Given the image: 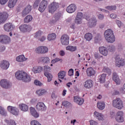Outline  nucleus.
I'll list each match as a JSON object with an SVG mask.
<instances>
[{
	"label": "nucleus",
	"instance_id": "6",
	"mask_svg": "<svg viewBox=\"0 0 125 125\" xmlns=\"http://www.w3.org/2000/svg\"><path fill=\"white\" fill-rule=\"evenodd\" d=\"M0 85L3 88L7 89L12 86V83L5 79L1 80L0 82Z\"/></svg>",
	"mask_w": 125,
	"mask_h": 125
},
{
	"label": "nucleus",
	"instance_id": "15",
	"mask_svg": "<svg viewBox=\"0 0 125 125\" xmlns=\"http://www.w3.org/2000/svg\"><path fill=\"white\" fill-rule=\"evenodd\" d=\"M10 42V38L6 35H0V42L2 43H8Z\"/></svg>",
	"mask_w": 125,
	"mask_h": 125
},
{
	"label": "nucleus",
	"instance_id": "18",
	"mask_svg": "<svg viewBox=\"0 0 125 125\" xmlns=\"http://www.w3.org/2000/svg\"><path fill=\"white\" fill-rule=\"evenodd\" d=\"M62 17V14L61 13V12H58L57 13H55L54 16V20H53L51 21V23H53V24H55L56 22L60 20Z\"/></svg>",
	"mask_w": 125,
	"mask_h": 125
},
{
	"label": "nucleus",
	"instance_id": "39",
	"mask_svg": "<svg viewBox=\"0 0 125 125\" xmlns=\"http://www.w3.org/2000/svg\"><path fill=\"white\" fill-rule=\"evenodd\" d=\"M56 39V34L55 33H52L51 34H49L47 36L48 41H52L53 40H55Z\"/></svg>",
	"mask_w": 125,
	"mask_h": 125
},
{
	"label": "nucleus",
	"instance_id": "1",
	"mask_svg": "<svg viewBox=\"0 0 125 125\" xmlns=\"http://www.w3.org/2000/svg\"><path fill=\"white\" fill-rule=\"evenodd\" d=\"M15 77L17 80L22 81L23 83H30L31 80V76L23 71H18L15 74Z\"/></svg>",
	"mask_w": 125,
	"mask_h": 125
},
{
	"label": "nucleus",
	"instance_id": "31",
	"mask_svg": "<svg viewBox=\"0 0 125 125\" xmlns=\"http://www.w3.org/2000/svg\"><path fill=\"white\" fill-rule=\"evenodd\" d=\"M18 1V0H9L8 3V7L10 8H13V7H14Z\"/></svg>",
	"mask_w": 125,
	"mask_h": 125
},
{
	"label": "nucleus",
	"instance_id": "2",
	"mask_svg": "<svg viewBox=\"0 0 125 125\" xmlns=\"http://www.w3.org/2000/svg\"><path fill=\"white\" fill-rule=\"evenodd\" d=\"M104 38L107 42L113 43L115 42V36L111 29H107L104 33Z\"/></svg>",
	"mask_w": 125,
	"mask_h": 125
},
{
	"label": "nucleus",
	"instance_id": "48",
	"mask_svg": "<svg viewBox=\"0 0 125 125\" xmlns=\"http://www.w3.org/2000/svg\"><path fill=\"white\" fill-rule=\"evenodd\" d=\"M40 58H42L43 63H49V58L47 57H41Z\"/></svg>",
	"mask_w": 125,
	"mask_h": 125
},
{
	"label": "nucleus",
	"instance_id": "44",
	"mask_svg": "<svg viewBox=\"0 0 125 125\" xmlns=\"http://www.w3.org/2000/svg\"><path fill=\"white\" fill-rule=\"evenodd\" d=\"M66 76V71H62L58 73V77L59 79H62L63 80L64 79V77Z\"/></svg>",
	"mask_w": 125,
	"mask_h": 125
},
{
	"label": "nucleus",
	"instance_id": "64",
	"mask_svg": "<svg viewBox=\"0 0 125 125\" xmlns=\"http://www.w3.org/2000/svg\"><path fill=\"white\" fill-rule=\"evenodd\" d=\"M60 55L61 56H64L65 55V52L63 50H62L60 52Z\"/></svg>",
	"mask_w": 125,
	"mask_h": 125
},
{
	"label": "nucleus",
	"instance_id": "7",
	"mask_svg": "<svg viewBox=\"0 0 125 125\" xmlns=\"http://www.w3.org/2000/svg\"><path fill=\"white\" fill-rule=\"evenodd\" d=\"M48 4V2H47V0H42L39 5L38 10H39L41 13L43 12V11H44L46 9V7H47Z\"/></svg>",
	"mask_w": 125,
	"mask_h": 125
},
{
	"label": "nucleus",
	"instance_id": "16",
	"mask_svg": "<svg viewBox=\"0 0 125 125\" xmlns=\"http://www.w3.org/2000/svg\"><path fill=\"white\" fill-rule=\"evenodd\" d=\"M124 112L123 111H118L117 113V116L116 117V120L118 123H123L124 122Z\"/></svg>",
	"mask_w": 125,
	"mask_h": 125
},
{
	"label": "nucleus",
	"instance_id": "41",
	"mask_svg": "<svg viewBox=\"0 0 125 125\" xmlns=\"http://www.w3.org/2000/svg\"><path fill=\"white\" fill-rule=\"evenodd\" d=\"M106 74H102L101 75V77L100 78V82L101 83H105V81H106Z\"/></svg>",
	"mask_w": 125,
	"mask_h": 125
},
{
	"label": "nucleus",
	"instance_id": "60",
	"mask_svg": "<svg viewBox=\"0 0 125 125\" xmlns=\"http://www.w3.org/2000/svg\"><path fill=\"white\" fill-rule=\"evenodd\" d=\"M110 17L112 19H116V18H117V15L116 14H111L110 15Z\"/></svg>",
	"mask_w": 125,
	"mask_h": 125
},
{
	"label": "nucleus",
	"instance_id": "23",
	"mask_svg": "<svg viewBox=\"0 0 125 125\" xmlns=\"http://www.w3.org/2000/svg\"><path fill=\"white\" fill-rule=\"evenodd\" d=\"M97 23V20H96V18L92 17L89 20L88 25L90 28H92V27H95Z\"/></svg>",
	"mask_w": 125,
	"mask_h": 125
},
{
	"label": "nucleus",
	"instance_id": "47",
	"mask_svg": "<svg viewBox=\"0 0 125 125\" xmlns=\"http://www.w3.org/2000/svg\"><path fill=\"white\" fill-rule=\"evenodd\" d=\"M62 105L66 107V108H69L71 106V103L68 101H64L62 102Z\"/></svg>",
	"mask_w": 125,
	"mask_h": 125
},
{
	"label": "nucleus",
	"instance_id": "25",
	"mask_svg": "<svg viewBox=\"0 0 125 125\" xmlns=\"http://www.w3.org/2000/svg\"><path fill=\"white\" fill-rule=\"evenodd\" d=\"M94 117L99 121H103V120H104V116L103 114L98 113L97 111H95L94 113Z\"/></svg>",
	"mask_w": 125,
	"mask_h": 125
},
{
	"label": "nucleus",
	"instance_id": "52",
	"mask_svg": "<svg viewBox=\"0 0 125 125\" xmlns=\"http://www.w3.org/2000/svg\"><path fill=\"white\" fill-rule=\"evenodd\" d=\"M58 61H61V62H62V59H59L58 58H56L54 60H52V64H54L56 63V62H58Z\"/></svg>",
	"mask_w": 125,
	"mask_h": 125
},
{
	"label": "nucleus",
	"instance_id": "20",
	"mask_svg": "<svg viewBox=\"0 0 125 125\" xmlns=\"http://www.w3.org/2000/svg\"><path fill=\"white\" fill-rule=\"evenodd\" d=\"M120 58V57L119 55H117L115 57L116 66L118 67H121V66H124V65H125V61L124 60H121Z\"/></svg>",
	"mask_w": 125,
	"mask_h": 125
},
{
	"label": "nucleus",
	"instance_id": "54",
	"mask_svg": "<svg viewBox=\"0 0 125 125\" xmlns=\"http://www.w3.org/2000/svg\"><path fill=\"white\" fill-rule=\"evenodd\" d=\"M34 84H35L36 85H39V86H41V85H42V83L38 80H35Z\"/></svg>",
	"mask_w": 125,
	"mask_h": 125
},
{
	"label": "nucleus",
	"instance_id": "53",
	"mask_svg": "<svg viewBox=\"0 0 125 125\" xmlns=\"http://www.w3.org/2000/svg\"><path fill=\"white\" fill-rule=\"evenodd\" d=\"M94 57L95 59H100V58H102L103 57L101 56L98 53H95Z\"/></svg>",
	"mask_w": 125,
	"mask_h": 125
},
{
	"label": "nucleus",
	"instance_id": "13",
	"mask_svg": "<svg viewBox=\"0 0 125 125\" xmlns=\"http://www.w3.org/2000/svg\"><path fill=\"white\" fill-rule=\"evenodd\" d=\"M8 18V14L6 12L0 13V25L3 24Z\"/></svg>",
	"mask_w": 125,
	"mask_h": 125
},
{
	"label": "nucleus",
	"instance_id": "5",
	"mask_svg": "<svg viewBox=\"0 0 125 125\" xmlns=\"http://www.w3.org/2000/svg\"><path fill=\"white\" fill-rule=\"evenodd\" d=\"M51 68L50 67L45 65L44 66V75L47 77L48 82H51L52 80V75L50 73Z\"/></svg>",
	"mask_w": 125,
	"mask_h": 125
},
{
	"label": "nucleus",
	"instance_id": "12",
	"mask_svg": "<svg viewBox=\"0 0 125 125\" xmlns=\"http://www.w3.org/2000/svg\"><path fill=\"white\" fill-rule=\"evenodd\" d=\"M35 51L36 53H38V54H44L46 53L47 51H48V48L45 46H41L37 48L36 49Z\"/></svg>",
	"mask_w": 125,
	"mask_h": 125
},
{
	"label": "nucleus",
	"instance_id": "38",
	"mask_svg": "<svg viewBox=\"0 0 125 125\" xmlns=\"http://www.w3.org/2000/svg\"><path fill=\"white\" fill-rule=\"evenodd\" d=\"M33 20V17L31 15L27 16L24 20V23H30Z\"/></svg>",
	"mask_w": 125,
	"mask_h": 125
},
{
	"label": "nucleus",
	"instance_id": "19",
	"mask_svg": "<svg viewBox=\"0 0 125 125\" xmlns=\"http://www.w3.org/2000/svg\"><path fill=\"white\" fill-rule=\"evenodd\" d=\"M76 9L77 6H76L75 4H71L66 8V11L68 13H73V12L76 11Z\"/></svg>",
	"mask_w": 125,
	"mask_h": 125
},
{
	"label": "nucleus",
	"instance_id": "43",
	"mask_svg": "<svg viewBox=\"0 0 125 125\" xmlns=\"http://www.w3.org/2000/svg\"><path fill=\"white\" fill-rule=\"evenodd\" d=\"M84 38L86 41H91L92 40V34L91 33H86L84 36Z\"/></svg>",
	"mask_w": 125,
	"mask_h": 125
},
{
	"label": "nucleus",
	"instance_id": "36",
	"mask_svg": "<svg viewBox=\"0 0 125 125\" xmlns=\"http://www.w3.org/2000/svg\"><path fill=\"white\" fill-rule=\"evenodd\" d=\"M103 72L104 73H106V74H107V75H109L110 76V75H111V74H112V71L111 70V69H110V68L108 67H104V68L103 69Z\"/></svg>",
	"mask_w": 125,
	"mask_h": 125
},
{
	"label": "nucleus",
	"instance_id": "40",
	"mask_svg": "<svg viewBox=\"0 0 125 125\" xmlns=\"http://www.w3.org/2000/svg\"><path fill=\"white\" fill-rule=\"evenodd\" d=\"M36 93L39 96H42V95H43V94H44L45 93H46V90H44V89L42 90V89H40L36 91Z\"/></svg>",
	"mask_w": 125,
	"mask_h": 125
},
{
	"label": "nucleus",
	"instance_id": "63",
	"mask_svg": "<svg viewBox=\"0 0 125 125\" xmlns=\"http://www.w3.org/2000/svg\"><path fill=\"white\" fill-rule=\"evenodd\" d=\"M5 50V47L4 46H0V52H2Z\"/></svg>",
	"mask_w": 125,
	"mask_h": 125
},
{
	"label": "nucleus",
	"instance_id": "42",
	"mask_svg": "<svg viewBox=\"0 0 125 125\" xmlns=\"http://www.w3.org/2000/svg\"><path fill=\"white\" fill-rule=\"evenodd\" d=\"M66 50H69L71 52H73L74 51H76L77 50V46H67L66 47Z\"/></svg>",
	"mask_w": 125,
	"mask_h": 125
},
{
	"label": "nucleus",
	"instance_id": "56",
	"mask_svg": "<svg viewBox=\"0 0 125 125\" xmlns=\"http://www.w3.org/2000/svg\"><path fill=\"white\" fill-rule=\"evenodd\" d=\"M39 41H40V42H44V41H45V40H46V37H45V36H42L40 37V38L38 39Z\"/></svg>",
	"mask_w": 125,
	"mask_h": 125
},
{
	"label": "nucleus",
	"instance_id": "61",
	"mask_svg": "<svg viewBox=\"0 0 125 125\" xmlns=\"http://www.w3.org/2000/svg\"><path fill=\"white\" fill-rule=\"evenodd\" d=\"M98 18L100 20H103L104 19V15L103 14H99L98 16Z\"/></svg>",
	"mask_w": 125,
	"mask_h": 125
},
{
	"label": "nucleus",
	"instance_id": "58",
	"mask_svg": "<svg viewBox=\"0 0 125 125\" xmlns=\"http://www.w3.org/2000/svg\"><path fill=\"white\" fill-rule=\"evenodd\" d=\"M90 125H98V123L96 121H94L93 120H91L90 121Z\"/></svg>",
	"mask_w": 125,
	"mask_h": 125
},
{
	"label": "nucleus",
	"instance_id": "14",
	"mask_svg": "<svg viewBox=\"0 0 125 125\" xmlns=\"http://www.w3.org/2000/svg\"><path fill=\"white\" fill-rule=\"evenodd\" d=\"M69 36L66 34H64L61 37V42L63 45H68L69 44Z\"/></svg>",
	"mask_w": 125,
	"mask_h": 125
},
{
	"label": "nucleus",
	"instance_id": "32",
	"mask_svg": "<svg viewBox=\"0 0 125 125\" xmlns=\"http://www.w3.org/2000/svg\"><path fill=\"white\" fill-rule=\"evenodd\" d=\"M19 108L21 111H23V112H27L28 109V105H26L25 104H20L19 105Z\"/></svg>",
	"mask_w": 125,
	"mask_h": 125
},
{
	"label": "nucleus",
	"instance_id": "45",
	"mask_svg": "<svg viewBox=\"0 0 125 125\" xmlns=\"http://www.w3.org/2000/svg\"><path fill=\"white\" fill-rule=\"evenodd\" d=\"M42 32L41 31H38L35 33L34 38H35V39H37V40H39V39H40L42 37Z\"/></svg>",
	"mask_w": 125,
	"mask_h": 125
},
{
	"label": "nucleus",
	"instance_id": "46",
	"mask_svg": "<svg viewBox=\"0 0 125 125\" xmlns=\"http://www.w3.org/2000/svg\"><path fill=\"white\" fill-rule=\"evenodd\" d=\"M40 3H41V0H36L33 5V8H37V7H39V5L40 6Z\"/></svg>",
	"mask_w": 125,
	"mask_h": 125
},
{
	"label": "nucleus",
	"instance_id": "3",
	"mask_svg": "<svg viewBox=\"0 0 125 125\" xmlns=\"http://www.w3.org/2000/svg\"><path fill=\"white\" fill-rule=\"evenodd\" d=\"M58 8H59V3L55 1L51 2L48 6V12L51 13V14H53Z\"/></svg>",
	"mask_w": 125,
	"mask_h": 125
},
{
	"label": "nucleus",
	"instance_id": "9",
	"mask_svg": "<svg viewBox=\"0 0 125 125\" xmlns=\"http://www.w3.org/2000/svg\"><path fill=\"white\" fill-rule=\"evenodd\" d=\"M19 29L21 32L26 33V32H30L32 30V26L30 25L22 24L19 27Z\"/></svg>",
	"mask_w": 125,
	"mask_h": 125
},
{
	"label": "nucleus",
	"instance_id": "50",
	"mask_svg": "<svg viewBox=\"0 0 125 125\" xmlns=\"http://www.w3.org/2000/svg\"><path fill=\"white\" fill-rule=\"evenodd\" d=\"M5 123L7 124V125H16V124L15 123V122H14V120H5Z\"/></svg>",
	"mask_w": 125,
	"mask_h": 125
},
{
	"label": "nucleus",
	"instance_id": "51",
	"mask_svg": "<svg viewBox=\"0 0 125 125\" xmlns=\"http://www.w3.org/2000/svg\"><path fill=\"white\" fill-rule=\"evenodd\" d=\"M105 8L106 9H108V10H116V8H117V6H116L115 5H112V6H106L105 7Z\"/></svg>",
	"mask_w": 125,
	"mask_h": 125
},
{
	"label": "nucleus",
	"instance_id": "49",
	"mask_svg": "<svg viewBox=\"0 0 125 125\" xmlns=\"http://www.w3.org/2000/svg\"><path fill=\"white\" fill-rule=\"evenodd\" d=\"M107 49L110 52H114L116 50V47L114 45H109L107 47Z\"/></svg>",
	"mask_w": 125,
	"mask_h": 125
},
{
	"label": "nucleus",
	"instance_id": "21",
	"mask_svg": "<svg viewBox=\"0 0 125 125\" xmlns=\"http://www.w3.org/2000/svg\"><path fill=\"white\" fill-rule=\"evenodd\" d=\"M0 67L3 70H7L8 68H9V62L7 61L3 60L0 63Z\"/></svg>",
	"mask_w": 125,
	"mask_h": 125
},
{
	"label": "nucleus",
	"instance_id": "4",
	"mask_svg": "<svg viewBox=\"0 0 125 125\" xmlns=\"http://www.w3.org/2000/svg\"><path fill=\"white\" fill-rule=\"evenodd\" d=\"M112 105L115 108L119 109V110L123 109V107H124L123 101L120 98H117L116 100H114L112 102Z\"/></svg>",
	"mask_w": 125,
	"mask_h": 125
},
{
	"label": "nucleus",
	"instance_id": "28",
	"mask_svg": "<svg viewBox=\"0 0 125 125\" xmlns=\"http://www.w3.org/2000/svg\"><path fill=\"white\" fill-rule=\"evenodd\" d=\"M30 113L32 116H33V117H34V118H39V117H40V114H39V113L37 112V111L36 110V109H35L34 108L30 107Z\"/></svg>",
	"mask_w": 125,
	"mask_h": 125
},
{
	"label": "nucleus",
	"instance_id": "34",
	"mask_svg": "<svg viewBox=\"0 0 125 125\" xmlns=\"http://www.w3.org/2000/svg\"><path fill=\"white\" fill-rule=\"evenodd\" d=\"M26 60H27V58L23 55H20L16 58V61L18 62H24V61H26Z\"/></svg>",
	"mask_w": 125,
	"mask_h": 125
},
{
	"label": "nucleus",
	"instance_id": "10",
	"mask_svg": "<svg viewBox=\"0 0 125 125\" xmlns=\"http://www.w3.org/2000/svg\"><path fill=\"white\" fill-rule=\"evenodd\" d=\"M3 28L6 32H11L14 30L15 26L12 23L8 22L4 25Z\"/></svg>",
	"mask_w": 125,
	"mask_h": 125
},
{
	"label": "nucleus",
	"instance_id": "11",
	"mask_svg": "<svg viewBox=\"0 0 125 125\" xmlns=\"http://www.w3.org/2000/svg\"><path fill=\"white\" fill-rule=\"evenodd\" d=\"M36 108L38 111H40V112H43L46 110V106L42 102L37 103Z\"/></svg>",
	"mask_w": 125,
	"mask_h": 125
},
{
	"label": "nucleus",
	"instance_id": "26",
	"mask_svg": "<svg viewBox=\"0 0 125 125\" xmlns=\"http://www.w3.org/2000/svg\"><path fill=\"white\" fill-rule=\"evenodd\" d=\"M86 74L88 77H92L95 74V70L92 67H90L87 69Z\"/></svg>",
	"mask_w": 125,
	"mask_h": 125
},
{
	"label": "nucleus",
	"instance_id": "57",
	"mask_svg": "<svg viewBox=\"0 0 125 125\" xmlns=\"http://www.w3.org/2000/svg\"><path fill=\"white\" fill-rule=\"evenodd\" d=\"M7 1H8V0H0V3L3 5L4 4H5Z\"/></svg>",
	"mask_w": 125,
	"mask_h": 125
},
{
	"label": "nucleus",
	"instance_id": "30",
	"mask_svg": "<svg viewBox=\"0 0 125 125\" xmlns=\"http://www.w3.org/2000/svg\"><path fill=\"white\" fill-rule=\"evenodd\" d=\"M102 41V36L100 34H97L94 37L95 43H99Z\"/></svg>",
	"mask_w": 125,
	"mask_h": 125
},
{
	"label": "nucleus",
	"instance_id": "37",
	"mask_svg": "<svg viewBox=\"0 0 125 125\" xmlns=\"http://www.w3.org/2000/svg\"><path fill=\"white\" fill-rule=\"evenodd\" d=\"M0 114L2 115V116H4V117H6L7 116V112L6 110L4 109V108L0 106Z\"/></svg>",
	"mask_w": 125,
	"mask_h": 125
},
{
	"label": "nucleus",
	"instance_id": "24",
	"mask_svg": "<svg viewBox=\"0 0 125 125\" xmlns=\"http://www.w3.org/2000/svg\"><path fill=\"white\" fill-rule=\"evenodd\" d=\"M100 53L104 56H107L108 55V50L105 47L101 46L99 48Z\"/></svg>",
	"mask_w": 125,
	"mask_h": 125
},
{
	"label": "nucleus",
	"instance_id": "27",
	"mask_svg": "<svg viewBox=\"0 0 125 125\" xmlns=\"http://www.w3.org/2000/svg\"><path fill=\"white\" fill-rule=\"evenodd\" d=\"M112 80H113L117 84H120V83H121L119 76H118V74H117L116 72H114L113 74Z\"/></svg>",
	"mask_w": 125,
	"mask_h": 125
},
{
	"label": "nucleus",
	"instance_id": "22",
	"mask_svg": "<svg viewBox=\"0 0 125 125\" xmlns=\"http://www.w3.org/2000/svg\"><path fill=\"white\" fill-rule=\"evenodd\" d=\"M83 13H78L76 17L75 22L76 24H82V19L83 18Z\"/></svg>",
	"mask_w": 125,
	"mask_h": 125
},
{
	"label": "nucleus",
	"instance_id": "35",
	"mask_svg": "<svg viewBox=\"0 0 125 125\" xmlns=\"http://www.w3.org/2000/svg\"><path fill=\"white\" fill-rule=\"evenodd\" d=\"M97 106L99 110H104L105 108V103L104 102H98Z\"/></svg>",
	"mask_w": 125,
	"mask_h": 125
},
{
	"label": "nucleus",
	"instance_id": "62",
	"mask_svg": "<svg viewBox=\"0 0 125 125\" xmlns=\"http://www.w3.org/2000/svg\"><path fill=\"white\" fill-rule=\"evenodd\" d=\"M84 101V100H83V99H81L77 104H78V105H80L81 106V105H83Z\"/></svg>",
	"mask_w": 125,
	"mask_h": 125
},
{
	"label": "nucleus",
	"instance_id": "17",
	"mask_svg": "<svg viewBox=\"0 0 125 125\" xmlns=\"http://www.w3.org/2000/svg\"><path fill=\"white\" fill-rule=\"evenodd\" d=\"M32 10V6L28 5L21 12L22 17H25L26 15L29 14Z\"/></svg>",
	"mask_w": 125,
	"mask_h": 125
},
{
	"label": "nucleus",
	"instance_id": "8",
	"mask_svg": "<svg viewBox=\"0 0 125 125\" xmlns=\"http://www.w3.org/2000/svg\"><path fill=\"white\" fill-rule=\"evenodd\" d=\"M7 110L11 113V114H12V115H14L15 116H18L19 114V109L15 106H8L7 107Z\"/></svg>",
	"mask_w": 125,
	"mask_h": 125
},
{
	"label": "nucleus",
	"instance_id": "59",
	"mask_svg": "<svg viewBox=\"0 0 125 125\" xmlns=\"http://www.w3.org/2000/svg\"><path fill=\"white\" fill-rule=\"evenodd\" d=\"M116 24H117L118 27L121 28V26H122V22L119 20L116 21Z\"/></svg>",
	"mask_w": 125,
	"mask_h": 125
},
{
	"label": "nucleus",
	"instance_id": "29",
	"mask_svg": "<svg viewBox=\"0 0 125 125\" xmlns=\"http://www.w3.org/2000/svg\"><path fill=\"white\" fill-rule=\"evenodd\" d=\"M93 82L92 80H87L84 84V87L86 88H91V87L93 86Z\"/></svg>",
	"mask_w": 125,
	"mask_h": 125
},
{
	"label": "nucleus",
	"instance_id": "55",
	"mask_svg": "<svg viewBox=\"0 0 125 125\" xmlns=\"http://www.w3.org/2000/svg\"><path fill=\"white\" fill-rule=\"evenodd\" d=\"M68 76H70V77L73 76L74 75V69H70L68 71Z\"/></svg>",
	"mask_w": 125,
	"mask_h": 125
},
{
	"label": "nucleus",
	"instance_id": "33",
	"mask_svg": "<svg viewBox=\"0 0 125 125\" xmlns=\"http://www.w3.org/2000/svg\"><path fill=\"white\" fill-rule=\"evenodd\" d=\"M32 71L34 74L41 73L42 72V67L41 66H34L32 69Z\"/></svg>",
	"mask_w": 125,
	"mask_h": 125
}]
</instances>
